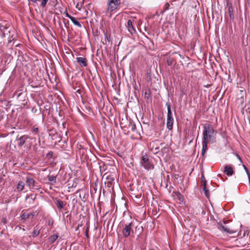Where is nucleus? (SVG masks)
Returning <instances> with one entry per match:
<instances>
[{
	"label": "nucleus",
	"instance_id": "f257e3e1",
	"mask_svg": "<svg viewBox=\"0 0 250 250\" xmlns=\"http://www.w3.org/2000/svg\"><path fill=\"white\" fill-rule=\"evenodd\" d=\"M202 137V155L204 156L208 149V142L213 143L215 140L216 132L212 126L209 124H205L203 126Z\"/></svg>",
	"mask_w": 250,
	"mask_h": 250
},
{
	"label": "nucleus",
	"instance_id": "f03ea898",
	"mask_svg": "<svg viewBox=\"0 0 250 250\" xmlns=\"http://www.w3.org/2000/svg\"><path fill=\"white\" fill-rule=\"evenodd\" d=\"M133 227L134 224L132 222L125 225L124 228L122 230V234L125 237H128L130 235L131 232L132 233H137V229L138 228V226L135 227L136 229L135 231H134L132 229Z\"/></svg>",
	"mask_w": 250,
	"mask_h": 250
},
{
	"label": "nucleus",
	"instance_id": "7ed1b4c3",
	"mask_svg": "<svg viewBox=\"0 0 250 250\" xmlns=\"http://www.w3.org/2000/svg\"><path fill=\"white\" fill-rule=\"evenodd\" d=\"M166 105L167 109V126L169 130H171L173 127V118L172 117L170 104L168 103H167Z\"/></svg>",
	"mask_w": 250,
	"mask_h": 250
},
{
	"label": "nucleus",
	"instance_id": "20e7f679",
	"mask_svg": "<svg viewBox=\"0 0 250 250\" xmlns=\"http://www.w3.org/2000/svg\"><path fill=\"white\" fill-rule=\"evenodd\" d=\"M121 0H108L107 10L112 12L118 9L121 4Z\"/></svg>",
	"mask_w": 250,
	"mask_h": 250
},
{
	"label": "nucleus",
	"instance_id": "39448f33",
	"mask_svg": "<svg viewBox=\"0 0 250 250\" xmlns=\"http://www.w3.org/2000/svg\"><path fill=\"white\" fill-rule=\"evenodd\" d=\"M218 228L222 231H224L227 233L233 234L236 232L234 229H231L228 225V224L225 221L222 223L220 222L218 223Z\"/></svg>",
	"mask_w": 250,
	"mask_h": 250
},
{
	"label": "nucleus",
	"instance_id": "423d86ee",
	"mask_svg": "<svg viewBox=\"0 0 250 250\" xmlns=\"http://www.w3.org/2000/svg\"><path fill=\"white\" fill-rule=\"evenodd\" d=\"M26 185L29 187L30 189H39L40 188V186L38 185L36 181L30 177H26Z\"/></svg>",
	"mask_w": 250,
	"mask_h": 250
},
{
	"label": "nucleus",
	"instance_id": "0eeeda50",
	"mask_svg": "<svg viewBox=\"0 0 250 250\" xmlns=\"http://www.w3.org/2000/svg\"><path fill=\"white\" fill-rule=\"evenodd\" d=\"M141 164L146 169L149 170L154 168L153 165L150 163L147 155H144L142 157Z\"/></svg>",
	"mask_w": 250,
	"mask_h": 250
},
{
	"label": "nucleus",
	"instance_id": "6e6552de",
	"mask_svg": "<svg viewBox=\"0 0 250 250\" xmlns=\"http://www.w3.org/2000/svg\"><path fill=\"white\" fill-rule=\"evenodd\" d=\"M38 214V213L37 212V211L29 212L27 210H23L21 212V220L32 219L35 215Z\"/></svg>",
	"mask_w": 250,
	"mask_h": 250
},
{
	"label": "nucleus",
	"instance_id": "1a4fd4ad",
	"mask_svg": "<svg viewBox=\"0 0 250 250\" xmlns=\"http://www.w3.org/2000/svg\"><path fill=\"white\" fill-rule=\"evenodd\" d=\"M31 139V138L27 135H23L22 136L18 135L16 137V140L18 142V145L20 147L22 146L27 142L28 139Z\"/></svg>",
	"mask_w": 250,
	"mask_h": 250
},
{
	"label": "nucleus",
	"instance_id": "9d476101",
	"mask_svg": "<svg viewBox=\"0 0 250 250\" xmlns=\"http://www.w3.org/2000/svg\"><path fill=\"white\" fill-rule=\"evenodd\" d=\"M143 193L142 190H134L131 189L130 192V196L133 200H136V202H137L138 200L140 199Z\"/></svg>",
	"mask_w": 250,
	"mask_h": 250
},
{
	"label": "nucleus",
	"instance_id": "9b49d317",
	"mask_svg": "<svg viewBox=\"0 0 250 250\" xmlns=\"http://www.w3.org/2000/svg\"><path fill=\"white\" fill-rule=\"evenodd\" d=\"M126 26L128 29V32L130 33L131 35H132L136 32L135 29L134 28L132 25V22L131 20L127 21Z\"/></svg>",
	"mask_w": 250,
	"mask_h": 250
},
{
	"label": "nucleus",
	"instance_id": "f8f14e48",
	"mask_svg": "<svg viewBox=\"0 0 250 250\" xmlns=\"http://www.w3.org/2000/svg\"><path fill=\"white\" fill-rule=\"evenodd\" d=\"M227 6L228 7V12L229 13V17L231 20H233L234 18V16L233 14V8L232 7V3L228 0L227 2Z\"/></svg>",
	"mask_w": 250,
	"mask_h": 250
},
{
	"label": "nucleus",
	"instance_id": "ddd939ff",
	"mask_svg": "<svg viewBox=\"0 0 250 250\" xmlns=\"http://www.w3.org/2000/svg\"><path fill=\"white\" fill-rule=\"evenodd\" d=\"M28 2H31L33 3L38 4V2H40V6L41 8H44L47 4L49 0H27Z\"/></svg>",
	"mask_w": 250,
	"mask_h": 250
},
{
	"label": "nucleus",
	"instance_id": "4468645a",
	"mask_svg": "<svg viewBox=\"0 0 250 250\" xmlns=\"http://www.w3.org/2000/svg\"><path fill=\"white\" fill-rule=\"evenodd\" d=\"M42 229V227L40 226L39 225L36 226L33 229V231L31 233V236L33 237H37L41 231V230Z\"/></svg>",
	"mask_w": 250,
	"mask_h": 250
},
{
	"label": "nucleus",
	"instance_id": "2eb2a0df",
	"mask_svg": "<svg viewBox=\"0 0 250 250\" xmlns=\"http://www.w3.org/2000/svg\"><path fill=\"white\" fill-rule=\"evenodd\" d=\"M0 30L2 32L1 37L2 38L5 37L6 36H8L9 38L10 36V31L8 30V28L5 27V26H0Z\"/></svg>",
	"mask_w": 250,
	"mask_h": 250
},
{
	"label": "nucleus",
	"instance_id": "dca6fc26",
	"mask_svg": "<svg viewBox=\"0 0 250 250\" xmlns=\"http://www.w3.org/2000/svg\"><path fill=\"white\" fill-rule=\"evenodd\" d=\"M224 172L228 176H230L232 175L234 173L232 167L229 165H227L224 167Z\"/></svg>",
	"mask_w": 250,
	"mask_h": 250
},
{
	"label": "nucleus",
	"instance_id": "f3484780",
	"mask_svg": "<svg viewBox=\"0 0 250 250\" xmlns=\"http://www.w3.org/2000/svg\"><path fill=\"white\" fill-rule=\"evenodd\" d=\"M77 62L80 65L83 66H86L87 65V60L86 58L83 57H77L76 58Z\"/></svg>",
	"mask_w": 250,
	"mask_h": 250
},
{
	"label": "nucleus",
	"instance_id": "a211bd4d",
	"mask_svg": "<svg viewBox=\"0 0 250 250\" xmlns=\"http://www.w3.org/2000/svg\"><path fill=\"white\" fill-rule=\"evenodd\" d=\"M106 181L105 182V185H106V186L108 188H110L112 186V183L114 180V178L110 176H107L106 178Z\"/></svg>",
	"mask_w": 250,
	"mask_h": 250
},
{
	"label": "nucleus",
	"instance_id": "6ab92c4d",
	"mask_svg": "<svg viewBox=\"0 0 250 250\" xmlns=\"http://www.w3.org/2000/svg\"><path fill=\"white\" fill-rule=\"evenodd\" d=\"M58 237H59V235L58 234H53L48 237V242L50 244H53L57 239Z\"/></svg>",
	"mask_w": 250,
	"mask_h": 250
},
{
	"label": "nucleus",
	"instance_id": "aec40b11",
	"mask_svg": "<svg viewBox=\"0 0 250 250\" xmlns=\"http://www.w3.org/2000/svg\"><path fill=\"white\" fill-rule=\"evenodd\" d=\"M55 203L59 209H61L64 207V204L63 202L60 199L57 200Z\"/></svg>",
	"mask_w": 250,
	"mask_h": 250
},
{
	"label": "nucleus",
	"instance_id": "412c9836",
	"mask_svg": "<svg viewBox=\"0 0 250 250\" xmlns=\"http://www.w3.org/2000/svg\"><path fill=\"white\" fill-rule=\"evenodd\" d=\"M24 185L25 184L23 181H19L17 187L18 190L19 191H22L24 189Z\"/></svg>",
	"mask_w": 250,
	"mask_h": 250
},
{
	"label": "nucleus",
	"instance_id": "4be33fe9",
	"mask_svg": "<svg viewBox=\"0 0 250 250\" xmlns=\"http://www.w3.org/2000/svg\"><path fill=\"white\" fill-rule=\"evenodd\" d=\"M48 181L52 182L51 184L53 185L56 183L57 176L54 175H48Z\"/></svg>",
	"mask_w": 250,
	"mask_h": 250
},
{
	"label": "nucleus",
	"instance_id": "5701e85b",
	"mask_svg": "<svg viewBox=\"0 0 250 250\" xmlns=\"http://www.w3.org/2000/svg\"><path fill=\"white\" fill-rule=\"evenodd\" d=\"M71 21L72 22L74 23V25L77 26L79 27H82V24L80 23V22L78 21L74 17H71Z\"/></svg>",
	"mask_w": 250,
	"mask_h": 250
},
{
	"label": "nucleus",
	"instance_id": "b1692460",
	"mask_svg": "<svg viewBox=\"0 0 250 250\" xmlns=\"http://www.w3.org/2000/svg\"><path fill=\"white\" fill-rule=\"evenodd\" d=\"M128 128L130 129L132 131H135L136 129V126L134 124L129 122Z\"/></svg>",
	"mask_w": 250,
	"mask_h": 250
},
{
	"label": "nucleus",
	"instance_id": "393cba45",
	"mask_svg": "<svg viewBox=\"0 0 250 250\" xmlns=\"http://www.w3.org/2000/svg\"><path fill=\"white\" fill-rule=\"evenodd\" d=\"M175 62V60L173 58H171L170 57H169L167 59V63L168 66L172 65Z\"/></svg>",
	"mask_w": 250,
	"mask_h": 250
},
{
	"label": "nucleus",
	"instance_id": "a878e982",
	"mask_svg": "<svg viewBox=\"0 0 250 250\" xmlns=\"http://www.w3.org/2000/svg\"><path fill=\"white\" fill-rule=\"evenodd\" d=\"M31 131L35 135H39V129L38 127L33 126L31 128Z\"/></svg>",
	"mask_w": 250,
	"mask_h": 250
},
{
	"label": "nucleus",
	"instance_id": "bb28decb",
	"mask_svg": "<svg viewBox=\"0 0 250 250\" xmlns=\"http://www.w3.org/2000/svg\"><path fill=\"white\" fill-rule=\"evenodd\" d=\"M175 195L177 196L178 199L181 201L183 200V196L178 191L174 192Z\"/></svg>",
	"mask_w": 250,
	"mask_h": 250
},
{
	"label": "nucleus",
	"instance_id": "cd10ccee",
	"mask_svg": "<svg viewBox=\"0 0 250 250\" xmlns=\"http://www.w3.org/2000/svg\"><path fill=\"white\" fill-rule=\"evenodd\" d=\"M203 191H204V194L206 197L208 198H209V190L207 188L206 186H203Z\"/></svg>",
	"mask_w": 250,
	"mask_h": 250
},
{
	"label": "nucleus",
	"instance_id": "c85d7f7f",
	"mask_svg": "<svg viewBox=\"0 0 250 250\" xmlns=\"http://www.w3.org/2000/svg\"><path fill=\"white\" fill-rule=\"evenodd\" d=\"M151 151L154 154H157L160 152L159 147H154V146H152V148H151Z\"/></svg>",
	"mask_w": 250,
	"mask_h": 250
},
{
	"label": "nucleus",
	"instance_id": "c756f323",
	"mask_svg": "<svg viewBox=\"0 0 250 250\" xmlns=\"http://www.w3.org/2000/svg\"><path fill=\"white\" fill-rule=\"evenodd\" d=\"M54 133H53V135H52L51 133L49 134V135L51 136L52 139L53 140L56 139L57 138L60 139V135L58 134L57 132H56V131H54Z\"/></svg>",
	"mask_w": 250,
	"mask_h": 250
},
{
	"label": "nucleus",
	"instance_id": "7c9ffc66",
	"mask_svg": "<svg viewBox=\"0 0 250 250\" xmlns=\"http://www.w3.org/2000/svg\"><path fill=\"white\" fill-rule=\"evenodd\" d=\"M201 180L203 182V186H206L207 185V181L205 179V177L204 176V174L202 173L201 175Z\"/></svg>",
	"mask_w": 250,
	"mask_h": 250
},
{
	"label": "nucleus",
	"instance_id": "2f4dec72",
	"mask_svg": "<svg viewBox=\"0 0 250 250\" xmlns=\"http://www.w3.org/2000/svg\"><path fill=\"white\" fill-rule=\"evenodd\" d=\"M53 154V152L52 151H49L47 154H46V158L48 159H50L52 157Z\"/></svg>",
	"mask_w": 250,
	"mask_h": 250
},
{
	"label": "nucleus",
	"instance_id": "473e14b6",
	"mask_svg": "<svg viewBox=\"0 0 250 250\" xmlns=\"http://www.w3.org/2000/svg\"><path fill=\"white\" fill-rule=\"evenodd\" d=\"M106 41L108 42V43L110 42V36L109 34H107V33L105 34V39Z\"/></svg>",
	"mask_w": 250,
	"mask_h": 250
},
{
	"label": "nucleus",
	"instance_id": "72a5a7b5",
	"mask_svg": "<svg viewBox=\"0 0 250 250\" xmlns=\"http://www.w3.org/2000/svg\"><path fill=\"white\" fill-rule=\"evenodd\" d=\"M169 4L168 2H166L165 4L164 10L165 11L168 10L169 9Z\"/></svg>",
	"mask_w": 250,
	"mask_h": 250
},
{
	"label": "nucleus",
	"instance_id": "f704fd0d",
	"mask_svg": "<svg viewBox=\"0 0 250 250\" xmlns=\"http://www.w3.org/2000/svg\"><path fill=\"white\" fill-rule=\"evenodd\" d=\"M245 4L250 7V0H245Z\"/></svg>",
	"mask_w": 250,
	"mask_h": 250
},
{
	"label": "nucleus",
	"instance_id": "c9c22d12",
	"mask_svg": "<svg viewBox=\"0 0 250 250\" xmlns=\"http://www.w3.org/2000/svg\"><path fill=\"white\" fill-rule=\"evenodd\" d=\"M65 16L71 19V17H73L72 16L70 15L66 11L64 13Z\"/></svg>",
	"mask_w": 250,
	"mask_h": 250
},
{
	"label": "nucleus",
	"instance_id": "e433bc0d",
	"mask_svg": "<svg viewBox=\"0 0 250 250\" xmlns=\"http://www.w3.org/2000/svg\"><path fill=\"white\" fill-rule=\"evenodd\" d=\"M179 174H175L173 175V178H174V180L175 181L176 180L178 179L179 177Z\"/></svg>",
	"mask_w": 250,
	"mask_h": 250
},
{
	"label": "nucleus",
	"instance_id": "4c0bfd02",
	"mask_svg": "<svg viewBox=\"0 0 250 250\" xmlns=\"http://www.w3.org/2000/svg\"><path fill=\"white\" fill-rule=\"evenodd\" d=\"M1 222L4 224H7V220H6V218H5V217L2 218V219H1Z\"/></svg>",
	"mask_w": 250,
	"mask_h": 250
},
{
	"label": "nucleus",
	"instance_id": "58836bf2",
	"mask_svg": "<svg viewBox=\"0 0 250 250\" xmlns=\"http://www.w3.org/2000/svg\"><path fill=\"white\" fill-rule=\"evenodd\" d=\"M243 167H244L246 172H247V175H248V173H250V172L249 171L248 168L244 165H243Z\"/></svg>",
	"mask_w": 250,
	"mask_h": 250
},
{
	"label": "nucleus",
	"instance_id": "ea45409f",
	"mask_svg": "<svg viewBox=\"0 0 250 250\" xmlns=\"http://www.w3.org/2000/svg\"><path fill=\"white\" fill-rule=\"evenodd\" d=\"M149 96L150 95H149V93H147L146 92H145V98L148 99Z\"/></svg>",
	"mask_w": 250,
	"mask_h": 250
},
{
	"label": "nucleus",
	"instance_id": "a19ab883",
	"mask_svg": "<svg viewBox=\"0 0 250 250\" xmlns=\"http://www.w3.org/2000/svg\"><path fill=\"white\" fill-rule=\"evenodd\" d=\"M133 83H134V88H135V90H138V87L137 86V85H136V82L134 80H133Z\"/></svg>",
	"mask_w": 250,
	"mask_h": 250
},
{
	"label": "nucleus",
	"instance_id": "79ce46f5",
	"mask_svg": "<svg viewBox=\"0 0 250 250\" xmlns=\"http://www.w3.org/2000/svg\"><path fill=\"white\" fill-rule=\"evenodd\" d=\"M85 235H86L87 238L89 237V235H88V228H87L86 230Z\"/></svg>",
	"mask_w": 250,
	"mask_h": 250
},
{
	"label": "nucleus",
	"instance_id": "37998d69",
	"mask_svg": "<svg viewBox=\"0 0 250 250\" xmlns=\"http://www.w3.org/2000/svg\"><path fill=\"white\" fill-rule=\"evenodd\" d=\"M37 111V109L35 107H33L32 109V111L33 113H36Z\"/></svg>",
	"mask_w": 250,
	"mask_h": 250
},
{
	"label": "nucleus",
	"instance_id": "c03bdc74",
	"mask_svg": "<svg viewBox=\"0 0 250 250\" xmlns=\"http://www.w3.org/2000/svg\"><path fill=\"white\" fill-rule=\"evenodd\" d=\"M103 43L104 44L106 45L108 44V42L106 41V39H105L104 41L103 42Z\"/></svg>",
	"mask_w": 250,
	"mask_h": 250
},
{
	"label": "nucleus",
	"instance_id": "a18cd8bd",
	"mask_svg": "<svg viewBox=\"0 0 250 250\" xmlns=\"http://www.w3.org/2000/svg\"><path fill=\"white\" fill-rule=\"evenodd\" d=\"M248 178H249V183H250V173H248Z\"/></svg>",
	"mask_w": 250,
	"mask_h": 250
},
{
	"label": "nucleus",
	"instance_id": "49530a36",
	"mask_svg": "<svg viewBox=\"0 0 250 250\" xmlns=\"http://www.w3.org/2000/svg\"><path fill=\"white\" fill-rule=\"evenodd\" d=\"M163 149H164V150L167 149V150L168 148L166 147H164L163 148L161 149V152H162Z\"/></svg>",
	"mask_w": 250,
	"mask_h": 250
},
{
	"label": "nucleus",
	"instance_id": "de8ad7c7",
	"mask_svg": "<svg viewBox=\"0 0 250 250\" xmlns=\"http://www.w3.org/2000/svg\"><path fill=\"white\" fill-rule=\"evenodd\" d=\"M238 157L239 159L240 160L241 163H242V161L241 158L240 157V156L239 155H238Z\"/></svg>",
	"mask_w": 250,
	"mask_h": 250
},
{
	"label": "nucleus",
	"instance_id": "09e8293b",
	"mask_svg": "<svg viewBox=\"0 0 250 250\" xmlns=\"http://www.w3.org/2000/svg\"><path fill=\"white\" fill-rule=\"evenodd\" d=\"M79 227H80V225H79L78 226L77 228H76V230H77L79 229Z\"/></svg>",
	"mask_w": 250,
	"mask_h": 250
},
{
	"label": "nucleus",
	"instance_id": "8fccbe9b",
	"mask_svg": "<svg viewBox=\"0 0 250 250\" xmlns=\"http://www.w3.org/2000/svg\"><path fill=\"white\" fill-rule=\"evenodd\" d=\"M10 42H11V39H9V40L8 41V43H10Z\"/></svg>",
	"mask_w": 250,
	"mask_h": 250
},
{
	"label": "nucleus",
	"instance_id": "3c124183",
	"mask_svg": "<svg viewBox=\"0 0 250 250\" xmlns=\"http://www.w3.org/2000/svg\"><path fill=\"white\" fill-rule=\"evenodd\" d=\"M30 197H31V199H32V200H34V198H32V195H30Z\"/></svg>",
	"mask_w": 250,
	"mask_h": 250
},
{
	"label": "nucleus",
	"instance_id": "603ef678",
	"mask_svg": "<svg viewBox=\"0 0 250 250\" xmlns=\"http://www.w3.org/2000/svg\"><path fill=\"white\" fill-rule=\"evenodd\" d=\"M142 229H143V227H141V230H142Z\"/></svg>",
	"mask_w": 250,
	"mask_h": 250
}]
</instances>
